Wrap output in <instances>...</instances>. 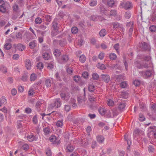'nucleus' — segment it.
<instances>
[{
    "mask_svg": "<svg viewBox=\"0 0 156 156\" xmlns=\"http://www.w3.org/2000/svg\"><path fill=\"white\" fill-rule=\"evenodd\" d=\"M149 29L151 32H154L156 31V26L152 25L149 27Z\"/></svg>",
    "mask_w": 156,
    "mask_h": 156,
    "instance_id": "obj_39",
    "label": "nucleus"
},
{
    "mask_svg": "<svg viewBox=\"0 0 156 156\" xmlns=\"http://www.w3.org/2000/svg\"><path fill=\"white\" fill-rule=\"evenodd\" d=\"M88 76V73L86 72H84L82 74V76L84 78H87Z\"/></svg>",
    "mask_w": 156,
    "mask_h": 156,
    "instance_id": "obj_61",
    "label": "nucleus"
},
{
    "mask_svg": "<svg viewBox=\"0 0 156 156\" xmlns=\"http://www.w3.org/2000/svg\"><path fill=\"white\" fill-rule=\"evenodd\" d=\"M126 106V105L125 103L120 104L119 105L118 108L121 111L124 109Z\"/></svg>",
    "mask_w": 156,
    "mask_h": 156,
    "instance_id": "obj_38",
    "label": "nucleus"
},
{
    "mask_svg": "<svg viewBox=\"0 0 156 156\" xmlns=\"http://www.w3.org/2000/svg\"><path fill=\"white\" fill-rule=\"evenodd\" d=\"M7 11V9L5 5L0 7V11L3 13H5Z\"/></svg>",
    "mask_w": 156,
    "mask_h": 156,
    "instance_id": "obj_43",
    "label": "nucleus"
},
{
    "mask_svg": "<svg viewBox=\"0 0 156 156\" xmlns=\"http://www.w3.org/2000/svg\"><path fill=\"white\" fill-rule=\"evenodd\" d=\"M49 139L50 141L52 142H55L56 140V137L54 136H51L49 138Z\"/></svg>",
    "mask_w": 156,
    "mask_h": 156,
    "instance_id": "obj_49",
    "label": "nucleus"
},
{
    "mask_svg": "<svg viewBox=\"0 0 156 156\" xmlns=\"http://www.w3.org/2000/svg\"><path fill=\"white\" fill-rule=\"evenodd\" d=\"M133 28V23H132L129 30V37H131L132 36Z\"/></svg>",
    "mask_w": 156,
    "mask_h": 156,
    "instance_id": "obj_33",
    "label": "nucleus"
},
{
    "mask_svg": "<svg viewBox=\"0 0 156 156\" xmlns=\"http://www.w3.org/2000/svg\"><path fill=\"white\" fill-rule=\"evenodd\" d=\"M56 125L58 127H62L63 125V120L58 121L56 123Z\"/></svg>",
    "mask_w": 156,
    "mask_h": 156,
    "instance_id": "obj_36",
    "label": "nucleus"
},
{
    "mask_svg": "<svg viewBox=\"0 0 156 156\" xmlns=\"http://www.w3.org/2000/svg\"><path fill=\"white\" fill-rule=\"evenodd\" d=\"M99 77V76L96 73H94L92 74V78L94 80H98Z\"/></svg>",
    "mask_w": 156,
    "mask_h": 156,
    "instance_id": "obj_44",
    "label": "nucleus"
},
{
    "mask_svg": "<svg viewBox=\"0 0 156 156\" xmlns=\"http://www.w3.org/2000/svg\"><path fill=\"white\" fill-rule=\"evenodd\" d=\"M97 4V2L96 0H91L89 3V5L90 6L94 7L96 6Z\"/></svg>",
    "mask_w": 156,
    "mask_h": 156,
    "instance_id": "obj_28",
    "label": "nucleus"
},
{
    "mask_svg": "<svg viewBox=\"0 0 156 156\" xmlns=\"http://www.w3.org/2000/svg\"><path fill=\"white\" fill-rule=\"evenodd\" d=\"M16 48L20 51H22L24 49L25 47L22 44L20 43L17 45Z\"/></svg>",
    "mask_w": 156,
    "mask_h": 156,
    "instance_id": "obj_19",
    "label": "nucleus"
},
{
    "mask_svg": "<svg viewBox=\"0 0 156 156\" xmlns=\"http://www.w3.org/2000/svg\"><path fill=\"white\" fill-rule=\"evenodd\" d=\"M67 72L69 74H71L73 73V69L72 68H67Z\"/></svg>",
    "mask_w": 156,
    "mask_h": 156,
    "instance_id": "obj_58",
    "label": "nucleus"
},
{
    "mask_svg": "<svg viewBox=\"0 0 156 156\" xmlns=\"http://www.w3.org/2000/svg\"><path fill=\"white\" fill-rule=\"evenodd\" d=\"M98 110L100 113L102 115H103L105 114L106 110L103 108L100 107L98 109Z\"/></svg>",
    "mask_w": 156,
    "mask_h": 156,
    "instance_id": "obj_21",
    "label": "nucleus"
},
{
    "mask_svg": "<svg viewBox=\"0 0 156 156\" xmlns=\"http://www.w3.org/2000/svg\"><path fill=\"white\" fill-rule=\"evenodd\" d=\"M37 45V43L36 41L35 40L30 42L29 43V46L31 49H34L36 47Z\"/></svg>",
    "mask_w": 156,
    "mask_h": 156,
    "instance_id": "obj_8",
    "label": "nucleus"
},
{
    "mask_svg": "<svg viewBox=\"0 0 156 156\" xmlns=\"http://www.w3.org/2000/svg\"><path fill=\"white\" fill-rule=\"evenodd\" d=\"M41 104L42 103L40 101H37L36 103L35 107L38 111H39V109L40 108Z\"/></svg>",
    "mask_w": 156,
    "mask_h": 156,
    "instance_id": "obj_45",
    "label": "nucleus"
},
{
    "mask_svg": "<svg viewBox=\"0 0 156 156\" xmlns=\"http://www.w3.org/2000/svg\"><path fill=\"white\" fill-rule=\"evenodd\" d=\"M143 59L144 60L143 61L142 63V69L143 68H148L151 67L152 65L151 61V57L149 56H146L144 57L141 59Z\"/></svg>",
    "mask_w": 156,
    "mask_h": 156,
    "instance_id": "obj_1",
    "label": "nucleus"
},
{
    "mask_svg": "<svg viewBox=\"0 0 156 156\" xmlns=\"http://www.w3.org/2000/svg\"><path fill=\"white\" fill-rule=\"evenodd\" d=\"M113 24V28L115 30L120 27V29L123 31V30H124V28L122 27H120V24L119 23H114Z\"/></svg>",
    "mask_w": 156,
    "mask_h": 156,
    "instance_id": "obj_9",
    "label": "nucleus"
},
{
    "mask_svg": "<svg viewBox=\"0 0 156 156\" xmlns=\"http://www.w3.org/2000/svg\"><path fill=\"white\" fill-rule=\"evenodd\" d=\"M97 140L99 143H103L104 140V137L102 136H98L97 137Z\"/></svg>",
    "mask_w": 156,
    "mask_h": 156,
    "instance_id": "obj_18",
    "label": "nucleus"
},
{
    "mask_svg": "<svg viewBox=\"0 0 156 156\" xmlns=\"http://www.w3.org/2000/svg\"><path fill=\"white\" fill-rule=\"evenodd\" d=\"M26 67L27 69L30 70L31 68V62L29 59H27L25 63Z\"/></svg>",
    "mask_w": 156,
    "mask_h": 156,
    "instance_id": "obj_12",
    "label": "nucleus"
},
{
    "mask_svg": "<svg viewBox=\"0 0 156 156\" xmlns=\"http://www.w3.org/2000/svg\"><path fill=\"white\" fill-rule=\"evenodd\" d=\"M28 77V76L27 74H24L22 76L21 80L23 81H26Z\"/></svg>",
    "mask_w": 156,
    "mask_h": 156,
    "instance_id": "obj_62",
    "label": "nucleus"
},
{
    "mask_svg": "<svg viewBox=\"0 0 156 156\" xmlns=\"http://www.w3.org/2000/svg\"><path fill=\"white\" fill-rule=\"evenodd\" d=\"M107 104L109 106H112L114 105V103L113 101L109 99L107 101Z\"/></svg>",
    "mask_w": 156,
    "mask_h": 156,
    "instance_id": "obj_52",
    "label": "nucleus"
},
{
    "mask_svg": "<svg viewBox=\"0 0 156 156\" xmlns=\"http://www.w3.org/2000/svg\"><path fill=\"white\" fill-rule=\"evenodd\" d=\"M77 83H78L79 85L80 86H82L83 85H84L85 83V81L83 80L81 78L80 79V81Z\"/></svg>",
    "mask_w": 156,
    "mask_h": 156,
    "instance_id": "obj_57",
    "label": "nucleus"
},
{
    "mask_svg": "<svg viewBox=\"0 0 156 156\" xmlns=\"http://www.w3.org/2000/svg\"><path fill=\"white\" fill-rule=\"evenodd\" d=\"M37 68L39 69H42L44 67L43 63L42 62H39L37 65Z\"/></svg>",
    "mask_w": 156,
    "mask_h": 156,
    "instance_id": "obj_46",
    "label": "nucleus"
},
{
    "mask_svg": "<svg viewBox=\"0 0 156 156\" xmlns=\"http://www.w3.org/2000/svg\"><path fill=\"white\" fill-rule=\"evenodd\" d=\"M139 47L142 50H149L150 46L147 43L143 42L140 44Z\"/></svg>",
    "mask_w": 156,
    "mask_h": 156,
    "instance_id": "obj_4",
    "label": "nucleus"
},
{
    "mask_svg": "<svg viewBox=\"0 0 156 156\" xmlns=\"http://www.w3.org/2000/svg\"><path fill=\"white\" fill-rule=\"evenodd\" d=\"M156 127L154 126H150L149 128L151 129H153L152 131L151 132L152 135V137L155 139H156V131L154 129H156Z\"/></svg>",
    "mask_w": 156,
    "mask_h": 156,
    "instance_id": "obj_6",
    "label": "nucleus"
},
{
    "mask_svg": "<svg viewBox=\"0 0 156 156\" xmlns=\"http://www.w3.org/2000/svg\"><path fill=\"white\" fill-rule=\"evenodd\" d=\"M120 6L123 8H124L125 9H130L132 6V3L129 2H126L124 1H122L120 4Z\"/></svg>",
    "mask_w": 156,
    "mask_h": 156,
    "instance_id": "obj_3",
    "label": "nucleus"
},
{
    "mask_svg": "<svg viewBox=\"0 0 156 156\" xmlns=\"http://www.w3.org/2000/svg\"><path fill=\"white\" fill-rule=\"evenodd\" d=\"M153 71L152 70H147L144 73V75L146 77L151 76L153 73Z\"/></svg>",
    "mask_w": 156,
    "mask_h": 156,
    "instance_id": "obj_14",
    "label": "nucleus"
},
{
    "mask_svg": "<svg viewBox=\"0 0 156 156\" xmlns=\"http://www.w3.org/2000/svg\"><path fill=\"white\" fill-rule=\"evenodd\" d=\"M61 59L62 63H65L69 60V58L68 55H64L61 56Z\"/></svg>",
    "mask_w": 156,
    "mask_h": 156,
    "instance_id": "obj_10",
    "label": "nucleus"
},
{
    "mask_svg": "<svg viewBox=\"0 0 156 156\" xmlns=\"http://www.w3.org/2000/svg\"><path fill=\"white\" fill-rule=\"evenodd\" d=\"M16 37L17 38H18L20 39H22V34L20 32H18L17 33Z\"/></svg>",
    "mask_w": 156,
    "mask_h": 156,
    "instance_id": "obj_59",
    "label": "nucleus"
},
{
    "mask_svg": "<svg viewBox=\"0 0 156 156\" xmlns=\"http://www.w3.org/2000/svg\"><path fill=\"white\" fill-rule=\"evenodd\" d=\"M109 56L110 59L114 60H115L117 57L116 55L114 53L110 54Z\"/></svg>",
    "mask_w": 156,
    "mask_h": 156,
    "instance_id": "obj_40",
    "label": "nucleus"
},
{
    "mask_svg": "<svg viewBox=\"0 0 156 156\" xmlns=\"http://www.w3.org/2000/svg\"><path fill=\"white\" fill-rule=\"evenodd\" d=\"M59 43L60 45L62 47H63L67 44V42L65 39H63L62 40H60L59 41Z\"/></svg>",
    "mask_w": 156,
    "mask_h": 156,
    "instance_id": "obj_22",
    "label": "nucleus"
},
{
    "mask_svg": "<svg viewBox=\"0 0 156 156\" xmlns=\"http://www.w3.org/2000/svg\"><path fill=\"white\" fill-rule=\"evenodd\" d=\"M46 154L47 156H51L52 153L51 149L49 148H47L46 150Z\"/></svg>",
    "mask_w": 156,
    "mask_h": 156,
    "instance_id": "obj_41",
    "label": "nucleus"
},
{
    "mask_svg": "<svg viewBox=\"0 0 156 156\" xmlns=\"http://www.w3.org/2000/svg\"><path fill=\"white\" fill-rule=\"evenodd\" d=\"M12 47L11 44L9 43H6L4 46L5 49L6 50H8L10 49Z\"/></svg>",
    "mask_w": 156,
    "mask_h": 156,
    "instance_id": "obj_48",
    "label": "nucleus"
},
{
    "mask_svg": "<svg viewBox=\"0 0 156 156\" xmlns=\"http://www.w3.org/2000/svg\"><path fill=\"white\" fill-rule=\"evenodd\" d=\"M133 83L135 86L137 87L140 85V81L138 80H135L133 82Z\"/></svg>",
    "mask_w": 156,
    "mask_h": 156,
    "instance_id": "obj_53",
    "label": "nucleus"
},
{
    "mask_svg": "<svg viewBox=\"0 0 156 156\" xmlns=\"http://www.w3.org/2000/svg\"><path fill=\"white\" fill-rule=\"evenodd\" d=\"M131 14L129 12H126L125 13V16L127 19H129L131 17Z\"/></svg>",
    "mask_w": 156,
    "mask_h": 156,
    "instance_id": "obj_54",
    "label": "nucleus"
},
{
    "mask_svg": "<svg viewBox=\"0 0 156 156\" xmlns=\"http://www.w3.org/2000/svg\"><path fill=\"white\" fill-rule=\"evenodd\" d=\"M43 57L45 60H48L50 58V54L48 53L45 52L43 54Z\"/></svg>",
    "mask_w": 156,
    "mask_h": 156,
    "instance_id": "obj_15",
    "label": "nucleus"
},
{
    "mask_svg": "<svg viewBox=\"0 0 156 156\" xmlns=\"http://www.w3.org/2000/svg\"><path fill=\"white\" fill-rule=\"evenodd\" d=\"M27 138L28 140L30 142L36 140L35 136L33 134H31L28 136L27 137Z\"/></svg>",
    "mask_w": 156,
    "mask_h": 156,
    "instance_id": "obj_13",
    "label": "nucleus"
},
{
    "mask_svg": "<svg viewBox=\"0 0 156 156\" xmlns=\"http://www.w3.org/2000/svg\"><path fill=\"white\" fill-rule=\"evenodd\" d=\"M135 66L138 69H142V63L136 61L135 62Z\"/></svg>",
    "mask_w": 156,
    "mask_h": 156,
    "instance_id": "obj_26",
    "label": "nucleus"
},
{
    "mask_svg": "<svg viewBox=\"0 0 156 156\" xmlns=\"http://www.w3.org/2000/svg\"><path fill=\"white\" fill-rule=\"evenodd\" d=\"M52 17V16L47 15L45 16V18L46 21L48 22H50L51 20Z\"/></svg>",
    "mask_w": 156,
    "mask_h": 156,
    "instance_id": "obj_35",
    "label": "nucleus"
},
{
    "mask_svg": "<svg viewBox=\"0 0 156 156\" xmlns=\"http://www.w3.org/2000/svg\"><path fill=\"white\" fill-rule=\"evenodd\" d=\"M108 5L111 7H112L115 4V2L113 0H109L107 2Z\"/></svg>",
    "mask_w": 156,
    "mask_h": 156,
    "instance_id": "obj_37",
    "label": "nucleus"
},
{
    "mask_svg": "<svg viewBox=\"0 0 156 156\" xmlns=\"http://www.w3.org/2000/svg\"><path fill=\"white\" fill-rule=\"evenodd\" d=\"M18 6L16 4H15L12 6L13 10L15 12H17L18 9Z\"/></svg>",
    "mask_w": 156,
    "mask_h": 156,
    "instance_id": "obj_63",
    "label": "nucleus"
},
{
    "mask_svg": "<svg viewBox=\"0 0 156 156\" xmlns=\"http://www.w3.org/2000/svg\"><path fill=\"white\" fill-rule=\"evenodd\" d=\"M107 33L106 30L105 29L101 30L99 33L100 36L101 37H103Z\"/></svg>",
    "mask_w": 156,
    "mask_h": 156,
    "instance_id": "obj_20",
    "label": "nucleus"
},
{
    "mask_svg": "<svg viewBox=\"0 0 156 156\" xmlns=\"http://www.w3.org/2000/svg\"><path fill=\"white\" fill-rule=\"evenodd\" d=\"M127 83L126 81H123L121 82L120 84L121 88H124L127 87Z\"/></svg>",
    "mask_w": 156,
    "mask_h": 156,
    "instance_id": "obj_34",
    "label": "nucleus"
},
{
    "mask_svg": "<svg viewBox=\"0 0 156 156\" xmlns=\"http://www.w3.org/2000/svg\"><path fill=\"white\" fill-rule=\"evenodd\" d=\"M142 132V131L139 129L136 128L135 129L133 133L134 135H139Z\"/></svg>",
    "mask_w": 156,
    "mask_h": 156,
    "instance_id": "obj_30",
    "label": "nucleus"
},
{
    "mask_svg": "<svg viewBox=\"0 0 156 156\" xmlns=\"http://www.w3.org/2000/svg\"><path fill=\"white\" fill-rule=\"evenodd\" d=\"M37 76L34 73H33L30 75V80L31 81L35 80L37 78Z\"/></svg>",
    "mask_w": 156,
    "mask_h": 156,
    "instance_id": "obj_25",
    "label": "nucleus"
},
{
    "mask_svg": "<svg viewBox=\"0 0 156 156\" xmlns=\"http://www.w3.org/2000/svg\"><path fill=\"white\" fill-rule=\"evenodd\" d=\"M43 131L44 132V134L46 136L49 135L50 133V129L48 127L44 128Z\"/></svg>",
    "mask_w": 156,
    "mask_h": 156,
    "instance_id": "obj_16",
    "label": "nucleus"
},
{
    "mask_svg": "<svg viewBox=\"0 0 156 156\" xmlns=\"http://www.w3.org/2000/svg\"><path fill=\"white\" fill-rule=\"evenodd\" d=\"M86 58L84 55H82L80 56L79 60L81 62L84 63L86 60Z\"/></svg>",
    "mask_w": 156,
    "mask_h": 156,
    "instance_id": "obj_32",
    "label": "nucleus"
},
{
    "mask_svg": "<svg viewBox=\"0 0 156 156\" xmlns=\"http://www.w3.org/2000/svg\"><path fill=\"white\" fill-rule=\"evenodd\" d=\"M81 78V77L78 75H75L73 77V80L77 83L80 80Z\"/></svg>",
    "mask_w": 156,
    "mask_h": 156,
    "instance_id": "obj_23",
    "label": "nucleus"
},
{
    "mask_svg": "<svg viewBox=\"0 0 156 156\" xmlns=\"http://www.w3.org/2000/svg\"><path fill=\"white\" fill-rule=\"evenodd\" d=\"M65 110L67 112H69L70 109L71 107L69 105H66L65 106Z\"/></svg>",
    "mask_w": 156,
    "mask_h": 156,
    "instance_id": "obj_64",
    "label": "nucleus"
},
{
    "mask_svg": "<svg viewBox=\"0 0 156 156\" xmlns=\"http://www.w3.org/2000/svg\"><path fill=\"white\" fill-rule=\"evenodd\" d=\"M97 66L98 68L101 70L105 69H106L105 65L103 64H101L99 63Z\"/></svg>",
    "mask_w": 156,
    "mask_h": 156,
    "instance_id": "obj_31",
    "label": "nucleus"
},
{
    "mask_svg": "<svg viewBox=\"0 0 156 156\" xmlns=\"http://www.w3.org/2000/svg\"><path fill=\"white\" fill-rule=\"evenodd\" d=\"M102 79L103 81L106 83H108L110 80L109 76L107 74H102L101 75Z\"/></svg>",
    "mask_w": 156,
    "mask_h": 156,
    "instance_id": "obj_5",
    "label": "nucleus"
},
{
    "mask_svg": "<svg viewBox=\"0 0 156 156\" xmlns=\"http://www.w3.org/2000/svg\"><path fill=\"white\" fill-rule=\"evenodd\" d=\"M66 149L67 152H71L73 151L74 147L72 145L69 144L67 146Z\"/></svg>",
    "mask_w": 156,
    "mask_h": 156,
    "instance_id": "obj_11",
    "label": "nucleus"
},
{
    "mask_svg": "<svg viewBox=\"0 0 156 156\" xmlns=\"http://www.w3.org/2000/svg\"><path fill=\"white\" fill-rule=\"evenodd\" d=\"M29 148V145L26 144L23 145L22 146V148L25 150H27Z\"/></svg>",
    "mask_w": 156,
    "mask_h": 156,
    "instance_id": "obj_60",
    "label": "nucleus"
},
{
    "mask_svg": "<svg viewBox=\"0 0 156 156\" xmlns=\"http://www.w3.org/2000/svg\"><path fill=\"white\" fill-rule=\"evenodd\" d=\"M54 55L56 57H59L61 55V52L58 49H55L54 52Z\"/></svg>",
    "mask_w": 156,
    "mask_h": 156,
    "instance_id": "obj_27",
    "label": "nucleus"
},
{
    "mask_svg": "<svg viewBox=\"0 0 156 156\" xmlns=\"http://www.w3.org/2000/svg\"><path fill=\"white\" fill-rule=\"evenodd\" d=\"M54 66V62H53L47 63V68L49 69H52L53 68Z\"/></svg>",
    "mask_w": 156,
    "mask_h": 156,
    "instance_id": "obj_24",
    "label": "nucleus"
},
{
    "mask_svg": "<svg viewBox=\"0 0 156 156\" xmlns=\"http://www.w3.org/2000/svg\"><path fill=\"white\" fill-rule=\"evenodd\" d=\"M88 90L90 92H93L95 90V86L93 84H89L88 86Z\"/></svg>",
    "mask_w": 156,
    "mask_h": 156,
    "instance_id": "obj_17",
    "label": "nucleus"
},
{
    "mask_svg": "<svg viewBox=\"0 0 156 156\" xmlns=\"http://www.w3.org/2000/svg\"><path fill=\"white\" fill-rule=\"evenodd\" d=\"M71 31L72 33L76 34L78 32V29L76 27H73L71 29Z\"/></svg>",
    "mask_w": 156,
    "mask_h": 156,
    "instance_id": "obj_47",
    "label": "nucleus"
},
{
    "mask_svg": "<svg viewBox=\"0 0 156 156\" xmlns=\"http://www.w3.org/2000/svg\"><path fill=\"white\" fill-rule=\"evenodd\" d=\"M33 122L34 124H37L38 122V120L37 119V115H35L33 118Z\"/></svg>",
    "mask_w": 156,
    "mask_h": 156,
    "instance_id": "obj_42",
    "label": "nucleus"
},
{
    "mask_svg": "<svg viewBox=\"0 0 156 156\" xmlns=\"http://www.w3.org/2000/svg\"><path fill=\"white\" fill-rule=\"evenodd\" d=\"M139 120L141 121H143L145 120V119L144 115L141 114H139Z\"/></svg>",
    "mask_w": 156,
    "mask_h": 156,
    "instance_id": "obj_56",
    "label": "nucleus"
},
{
    "mask_svg": "<svg viewBox=\"0 0 156 156\" xmlns=\"http://www.w3.org/2000/svg\"><path fill=\"white\" fill-rule=\"evenodd\" d=\"M34 93V91L33 89H30L28 92V94L29 96H33Z\"/></svg>",
    "mask_w": 156,
    "mask_h": 156,
    "instance_id": "obj_51",
    "label": "nucleus"
},
{
    "mask_svg": "<svg viewBox=\"0 0 156 156\" xmlns=\"http://www.w3.org/2000/svg\"><path fill=\"white\" fill-rule=\"evenodd\" d=\"M35 22L36 24H40L42 22V20L40 17H37L35 19Z\"/></svg>",
    "mask_w": 156,
    "mask_h": 156,
    "instance_id": "obj_55",
    "label": "nucleus"
},
{
    "mask_svg": "<svg viewBox=\"0 0 156 156\" xmlns=\"http://www.w3.org/2000/svg\"><path fill=\"white\" fill-rule=\"evenodd\" d=\"M52 31L51 33V35L52 37H54L57 35L59 33V27L57 22L55 20L53 21L52 23Z\"/></svg>",
    "mask_w": 156,
    "mask_h": 156,
    "instance_id": "obj_2",
    "label": "nucleus"
},
{
    "mask_svg": "<svg viewBox=\"0 0 156 156\" xmlns=\"http://www.w3.org/2000/svg\"><path fill=\"white\" fill-rule=\"evenodd\" d=\"M61 104L62 103L60 98H58L56 99L54 103V105L55 107L57 108H59L61 106Z\"/></svg>",
    "mask_w": 156,
    "mask_h": 156,
    "instance_id": "obj_7",
    "label": "nucleus"
},
{
    "mask_svg": "<svg viewBox=\"0 0 156 156\" xmlns=\"http://www.w3.org/2000/svg\"><path fill=\"white\" fill-rule=\"evenodd\" d=\"M89 100L91 102H93L95 101V98L93 95H89L88 96Z\"/></svg>",
    "mask_w": 156,
    "mask_h": 156,
    "instance_id": "obj_50",
    "label": "nucleus"
},
{
    "mask_svg": "<svg viewBox=\"0 0 156 156\" xmlns=\"http://www.w3.org/2000/svg\"><path fill=\"white\" fill-rule=\"evenodd\" d=\"M45 84L47 87H50L51 86V83L50 79H47L45 80Z\"/></svg>",
    "mask_w": 156,
    "mask_h": 156,
    "instance_id": "obj_29",
    "label": "nucleus"
}]
</instances>
